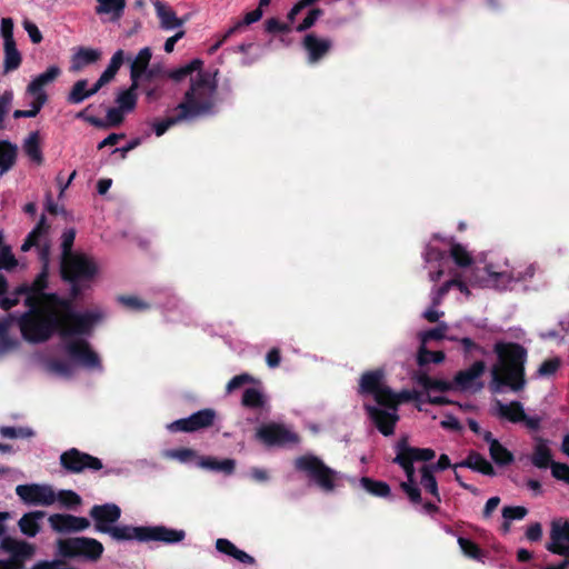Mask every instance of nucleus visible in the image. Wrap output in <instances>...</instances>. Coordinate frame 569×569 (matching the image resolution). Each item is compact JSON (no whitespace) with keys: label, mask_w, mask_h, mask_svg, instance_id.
Listing matches in <instances>:
<instances>
[{"label":"nucleus","mask_w":569,"mask_h":569,"mask_svg":"<svg viewBox=\"0 0 569 569\" xmlns=\"http://www.w3.org/2000/svg\"><path fill=\"white\" fill-rule=\"evenodd\" d=\"M497 362L491 367V381L489 389L499 393L505 387L518 392L527 383L526 363L528 350L518 342L497 341L493 345Z\"/></svg>","instance_id":"f257e3e1"},{"label":"nucleus","mask_w":569,"mask_h":569,"mask_svg":"<svg viewBox=\"0 0 569 569\" xmlns=\"http://www.w3.org/2000/svg\"><path fill=\"white\" fill-rule=\"evenodd\" d=\"M27 311L18 318V326L24 340L39 343L59 333L61 318L56 310H47L33 297L24 298Z\"/></svg>","instance_id":"f03ea898"},{"label":"nucleus","mask_w":569,"mask_h":569,"mask_svg":"<svg viewBox=\"0 0 569 569\" xmlns=\"http://www.w3.org/2000/svg\"><path fill=\"white\" fill-rule=\"evenodd\" d=\"M217 83L210 74L199 72L191 79L189 89L184 92L182 101L176 110L181 111L187 120H192L216 112Z\"/></svg>","instance_id":"7ed1b4c3"},{"label":"nucleus","mask_w":569,"mask_h":569,"mask_svg":"<svg viewBox=\"0 0 569 569\" xmlns=\"http://www.w3.org/2000/svg\"><path fill=\"white\" fill-rule=\"evenodd\" d=\"M98 271L96 261L86 253L79 252L60 259V277L63 282H92Z\"/></svg>","instance_id":"20e7f679"},{"label":"nucleus","mask_w":569,"mask_h":569,"mask_svg":"<svg viewBox=\"0 0 569 569\" xmlns=\"http://www.w3.org/2000/svg\"><path fill=\"white\" fill-rule=\"evenodd\" d=\"M295 468L305 472L323 491H332L336 487L337 471L328 467L313 455L300 456L295 460Z\"/></svg>","instance_id":"39448f33"},{"label":"nucleus","mask_w":569,"mask_h":569,"mask_svg":"<svg viewBox=\"0 0 569 569\" xmlns=\"http://www.w3.org/2000/svg\"><path fill=\"white\" fill-rule=\"evenodd\" d=\"M58 552L63 558H83L97 561L103 553V546L94 538L74 537L58 540Z\"/></svg>","instance_id":"423d86ee"},{"label":"nucleus","mask_w":569,"mask_h":569,"mask_svg":"<svg viewBox=\"0 0 569 569\" xmlns=\"http://www.w3.org/2000/svg\"><path fill=\"white\" fill-rule=\"evenodd\" d=\"M101 311L87 310L72 315L68 321L61 319L59 327V336L66 340L67 338L90 337L94 327L102 320Z\"/></svg>","instance_id":"0eeeda50"},{"label":"nucleus","mask_w":569,"mask_h":569,"mask_svg":"<svg viewBox=\"0 0 569 569\" xmlns=\"http://www.w3.org/2000/svg\"><path fill=\"white\" fill-rule=\"evenodd\" d=\"M64 351L76 363L86 369H102L99 355L84 338H72L64 343Z\"/></svg>","instance_id":"6e6552de"},{"label":"nucleus","mask_w":569,"mask_h":569,"mask_svg":"<svg viewBox=\"0 0 569 569\" xmlns=\"http://www.w3.org/2000/svg\"><path fill=\"white\" fill-rule=\"evenodd\" d=\"M256 439L266 447H286L299 442V436L284 425L269 422L260 426L256 431Z\"/></svg>","instance_id":"1a4fd4ad"},{"label":"nucleus","mask_w":569,"mask_h":569,"mask_svg":"<svg viewBox=\"0 0 569 569\" xmlns=\"http://www.w3.org/2000/svg\"><path fill=\"white\" fill-rule=\"evenodd\" d=\"M60 465L69 473H81L86 470L98 471L103 467L101 459L77 448L63 451L60 455Z\"/></svg>","instance_id":"9d476101"},{"label":"nucleus","mask_w":569,"mask_h":569,"mask_svg":"<svg viewBox=\"0 0 569 569\" xmlns=\"http://www.w3.org/2000/svg\"><path fill=\"white\" fill-rule=\"evenodd\" d=\"M217 418V412L212 408L201 409L187 418L174 420L168 425V430L171 432H196L213 426Z\"/></svg>","instance_id":"9b49d317"},{"label":"nucleus","mask_w":569,"mask_h":569,"mask_svg":"<svg viewBox=\"0 0 569 569\" xmlns=\"http://www.w3.org/2000/svg\"><path fill=\"white\" fill-rule=\"evenodd\" d=\"M16 493L28 505L51 506L56 501V492L48 485H19Z\"/></svg>","instance_id":"f8f14e48"},{"label":"nucleus","mask_w":569,"mask_h":569,"mask_svg":"<svg viewBox=\"0 0 569 569\" xmlns=\"http://www.w3.org/2000/svg\"><path fill=\"white\" fill-rule=\"evenodd\" d=\"M486 272L495 282L498 288L506 289L512 282L525 281L531 279L535 276L536 269L532 264L526 267H512L511 269L496 272L492 270V266L488 264L485 267Z\"/></svg>","instance_id":"ddd939ff"},{"label":"nucleus","mask_w":569,"mask_h":569,"mask_svg":"<svg viewBox=\"0 0 569 569\" xmlns=\"http://www.w3.org/2000/svg\"><path fill=\"white\" fill-rule=\"evenodd\" d=\"M89 516L94 521V529L101 533H108L121 517V509L114 503L94 505Z\"/></svg>","instance_id":"4468645a"},{"label":"nucleus","mask_w":569,"mask_h":569,"mask_svg":"<svg viewBox=\"0 0 569 569\" xmlns=\"http://www.w3.org/2000/svg\"><path fill=\"white\" fill-rule=\"evenodd\" d=\"M51 528L60 533L80 532L89 528L90 521L84 517L69 513H54L49 517Z\"/></svg>","instance_id":"2eb2a0df"},{"label":"nucleus","mask_w":569,"mask_h":569,"mask_svg":"<svg viewBox=\"0 0 569 569\" xmlns=\"http://www.w3.org/2000/svg\"><path fill=\"white\" fill-rule=\"evenodd\" d=\"M365 409L371 421L383 436L388 437L393 435L399 420V416L396 411L391 413L371 405H366Z\"/></svg>","instance_id":"dca6fc26"},{"label":"nucleus","mask_w":569,"mask_h":569,"mask_svg":"<svg viewBox=\"0 0 569 569\" xmlns=\"http://www.w3.org/2000/svg\"><path fill=\"white\" fill-rule=\"evenodd\" d=\"M186 537L184 530L168 528L164 526H146L144 542L158 541L173 545L182 541Z\"/></svg>","instance_id":"f3484780"},{"label":"nucleus","mask_w":569,"mask_h":569,"mask_svg":"<svg viewBox=\"0 0 569 569\" xmlns=\"http://www.w3.org/2000/svg\"><path fill=\"white\" fill-rule=\"evenodd\" d=\"M302 47L308 52L309 62L316 63L331 50L332 42L329 39H320L315 33H308L302 40Z\"/></svg>","instance_id":"a211bd4d"},{"label":"nucleus","mask_w":569,"mask_h":569,"mask_svg":"<svg viewBox=\"0 0 569 569\" xmlns=\"http://www.w3.org/2000/svg\"><path fill=\"white\" fill-rule=\"evenodd\" d=\"M0 547L6 552L10 553L11 559L20 560L26 562V560L30 559L34 555L33 545L17 540L10 536L3 537Z\"/></svg>","instance_id":"6ab92c4d"},{"label":"nucleus","mask_w":569,"mask_h":569,"mask_svg":"<svg viewBox=\"0 0 569 569\" xmlns=\"http://www.w3.org/2000/svg\"><path fill=\"white\" fill-rule=\"evenodd\" d=\"M486 370V363L482 360L475 361L468 369L460 370L453 378L455 388L462 391L472 388L475 381L480 378Z\"/></svg>","instance_id":"aec40b11"},{"label":"nucleus","mask_w":569,"mask_h":569,"mask_svg":"<svg viewBox=\"0 0 569 569\" xmlns=\"http://www.w3.org/2000/svg\"><path fill=\"white\" fill-rule=\"evenodd\" d=\"M469 468L488 477H495L496 470L493 466L478 451L471 450L466 459L453 465V469Z\"/></svg>","instance_id":"412c9836"},{"label":"nucleus","mask_w":569,"mask_h":569,"mask_svg":"<svg viewBox=\"0 0 569 569\" xmlns=\"http://www.w3.org/2000/svg\"><path fill=\"white\" fill-rule=\"evenodd\" d=\"M385 385V371L382 369L365 371L359 380L358 393L373 396Z\"/></svg>","instance_id":"4be33fe9"},{"label":"nucleus","mask_w":569,"mask_h":569,"mask_svg":"<svg viewBox=\"0 0 569 569\" xmlns=\"http://www.w3.org/2000/svg\"><path fill=\"white\" fill-rule=\"evenodd\" d=\"M61 73L58 66H50L44 72L37 76L27 87V93L32 97L47 94L43 88L53 82Z\"/></svg>","instance_id":"5701e85b"},{"label":"nucleus","mask_w":569,"mask_h":569,"mask_svg":"<svg viewBox=\"0 0 569 569\" xmlns=\"http://www.w3.org/2000/svg\"><path fill=\"white\" fill-rule=\"evenodd\" d=\"M157 17L160 20V28L163 30H173L184 24L187 19L178 18L176 12L160 0L153 1Z\"/></svg>","instance_id":"b1692460"},{"label":"nucleus","mask_w":569,"mask_h":569,"mask_svg":"<svg viewBox=\"0 0 569 569\" xmlns=\"http://www.w3.org/2000/svg\"><path fill=\"white\" fill-rule=\"evenodd\" d=\"M535 440L536 443L530 457L531 463L539 469L551 468L555 461L552 460V453L549 448V440L542 437H536Z\"/></svg>","instance_id":"393cba45"},{"label":"nucleus","mask_w":569,"mask_h":569,"mask_svg":"<svg viewBox=\"0 0 569 569\" xmlns=\"http://www.w3.org/2000/svg\"><path fill=\"white\" fill-rule=\"evenodd\" d=\"M496 415L500 419H505L512 423H519L526 418L523 406L520 401H511L506 405L500 400H496Z\"/></svg>","instance_id":"a878e982"},{"label":"nucleus","mask_w":569,"mask_h":569,"mask_svg":"<svg viewBox=\"0 0 569 569\" xmlns=\"http://www.w3.org/2000/svg\"><path fill=\"white\" fill-rule=\"evenodd\" d=\"M146 526L134 527L130 525L113 526L108 535L116 541L137 540L144 542Z\"/></svg>","instance_id":"bb28decb"},{"label":"nucleus","mask_w":569,"mask_h":569,"mask_svg":"<svg viewBox=\"0 0 569 569\" xmlns=\"http://www.w3.org/2000/svg\"><path fill=\"white\" fill-rule=\"evenodd\" d=\"M396 451L405 452L411 461H430L436 457V452L431 448H416L408 445V439L402 437L396 445Z\"/></svg>","instance_id":"cd10ccee"},{"label":"nucleus","mask_w":569,"mask_h":569,"mask_svg":"<svg viewBox=\"0 0 569 569\" xmlns=\"http://www.w3.org/2000/svg\"><path fill=\"white\" fill-rule=\"evenodd\" d=\"M101 58L98 49L80 47L71 57V71H81L89 64L96 63Z\"/></svg>","instance_id":"c85d7f7f"},{"label":"nucleus","mask_w":569,"mask_h":569,"mask_svg":"<svg viewBox=\"0 0 569 569\" xmlns=\"http://www.w3.org/2000/svg\"><path fill=\"white\" fill-rule=\"evenodd\" d=\"M197 465L200 468L208 469L216 472H223L224 475H232L236 469V461L230 458L218 460L211 456H199Z\"/></svg>","instance_id":"c756f323"},{"label":"nucleus","mask_w":569,"mask_h":569,"mask_svg":"<svg viewBox=\"0 0 569 569\" xmlns=\"http://www.w3.org/2000/svg\"><path fill=\"white\" fill-rule=\"evenodd\" d=\"M413 380L425 390H438L441 392H447L455 389L453 381L450 382L446 380L431 378L427 372L422 370H419L413 375Z\"/></svg>","instance_id":"7c9ffc66"},{"label":"nucleus","mask_w":569,"mask_h":569,"mask_svg":"<svg viewBox=\"0 0 569 569\" xmlns=\"http://www.w3.org/2000/svg\"><path fill=\"white\" fill-rule=\"evenodd\" d=\"M17 158V144L9 140H0V176H3L16 166Z\"/></svg>","instance_id":"2f4dec72"},{"label":"nucleus","mask_w":569,"mask_h":569,"mask_svg":"<svg viewBox=\"0 0 569 569\" xmlns=\"http://www.w3.org/2000/svg\"><path fill=\"white\" fill-rule=\"evenodd\" d=\"M123 112L124 111L121 110L119 107L118 108H109L107 111L106 120L100 119L98 117H88V118H86V121L89 124H91L96 128H100V129H107L110 127L117 128L124 120Z\"/></svg>","instance_id":"473e14b6"},{"label":"nucleus","mask_w":569,"mask_h":569,"mask_svg":"<svg viewBox=\"0 0 569 569\" xmlns=\"http://www.w3.org/2000/svg\"><path fill=\"white\" fill-rule=\"evenodd\" d=\"M97 14H110V21L120 20L124 13L126 0H97Z\"/></svg>","instance_id":"72a5a7b5"},{"label":"nucleus","mask_w":569,"mask_h":569,"mask_svg":"<svg viewBox=\"0 0 569 569\" xmlns=\"http://www.w3.org/2000/svg\"><path fill=\"white\" fill-rule=\"evenodd\" d=\"M44 516L46 512L40 510L24 513L18 522L21 532L28 537H36L40 531L39 520Z\"/></svg>","instance_id":"f704fd0d"},{"label":"nucleus","mask_w":569,"mask_h":569,"mask_svg":"<svg viewBox=\"0 0 569 569\" xmlns=\"http://www.w3.org/2000/svg\"><path fill=\"white\" fill-rule=\"evenodd\" d=\"M152 53L149 47L142 48L132 61L130 67V78L132 82L139 83V79L143 76L149 67Z\"/></svg>","instance_id":"c9c22d12"},{"label":"nucleus","mask_w":569,"mask_h":569,"mask_svg":"<svg viewBox=\"0 0 569 569\" xmlns=\"http://www.w3.org/2000/svg\"><path fill=\"white\" fill-rule=\"evenodd\" d=\"M360 486L368 493L379 497V498H388L391 495L390 486L381 480H376L369 477H362L360 479Z\"/></svg>","instance_id":"e433bc0d"},{"label":"nucleus","mask_w":569,"mask_h":569,"mask_svg":"<svg viewBox=\"0 0 569 569\" xmlns=\"http://www.w3.org/2000/svg\"><path fill=\"white\" fill-rule=\"evenodd\" d=\"M3 73L17 70L21 66L22 57L17 49L16 42L3 43Z\"/></svg>","instance_id":"4c0bfd02"},{"label":"nucleus","mask_w":569,"mask_h":569,"mask_svg":"<svg viewBox=\"0 0 569 569\" xmlns=\"http://www.w3.org/2000/svg\"><path fill=\"white\" fill-rule=\"evenodd\" d=\"M23 151L37 164H41L43 162L39 132L36 131L29 134V137L24 140Z\"/></svg>","instance_id":"58836bf2"},{"label":"nucleus","mask_w":569,"mask_h":569,"mask_svg":"<svg viewBox=\"0 0 569 569\" xmlns=\"http://www.w3.org/2000/svg\"><path fill=\"white\" fill-rule=\"evenodd\" d=\"M267 402L266 396L258 388H247L243 391L241 405L248 409H262Z\"/></svg>","instance_id":"ea45409f"},{"label":"nucleus","mask_w":569,"mask_h":569,"mask_svg":"<svg viewBox=\"0 0 569 569\" xmlns=\"http://www.w3.org/2000/svg\"><path fill=\"white\" fill-rule=\"evenodd\" d=\"M138 87L139 83L131 81V86L118 94L116 102L124 112L132 111L136 108L138 99L136 91Z\"/></svg>","instance_id":"a19ab883"},{"label":"nucleus","mask_w":569,"mask_h":569,"mask_svg":"<svg viewBox=\"0 0 569 569\" xmlns=\"http://www.w3.org/2000/svg\"><path fill=\"white\" fill-rule=\"evenodd\" d=\"M489 455L493 462L499 467H506L515 461L513 453L499 442L489 447Z\"/></svg>","instance_id":"79ce46f5"},{"label":"nucleus","mask_w":569,"mask_h":569,"mask_svg":"<svg viewBox=\"0 0 569 569\" xmlns=\"http://www.w3.org/2000/svg\"><path fill=\"white\" fill-rule=\"evenodd\" d=\"M420 473H421V478H420V485L422 486V488L428 492L430 493L435 500L437 502H441V497H440V492H439V488H438V482H437V479L435 477V472H432L431 470H429V467H421L420 468Z\"/></svg>","instance_id":"37998d69"},{"label":"nucleus","mask_w":569,"mask_h":569,"mask_svg":"<svg viewBox=\"0 0 569 569\" xmlns=\"http://www.w3.org/2000/svg\"><path fill=\"white\" fill-rule=\"evenodd\" d=\"M202 66H203V61L201 59H193L189 63H187L180 68L171 70L168 73V77L171 80L179 82V81H182L183 79H186L188 76L192 74L194 71H198V73L202 72L201 71Z\"/></svg>","instance_id":"c03bdc74"},{"label":"nucleus","mask_w":569,"mask_h":569,"mask_svg":"<svg viewBox=\"0 0 569 569\" xmlns=\"http://www.w3.org/2000/svg\"><path fill=\"white\" fill-rule=\"evenodd\" d=\"M88 80L80 79L76 81L67 96V101L70 104H80L86 99L90 98L88 92Z\"/></svg>","instance_id":"a18cd8bd"},{"label":"nucleus","mask_w":569,"mask_h":569,"mask_svg":"<svg viewBox=\"0 0 569 569\" xmlns=\"http://www.w3.org/2000/svg\"><path fill=\"white\" fill-rule=\"evenodd\" d=\"M186 120L187 119L183 116V113L181 111H178L177 114L173 117H167L161 120H158V119L153 120L151 123V127H152L156 136L161 137L167 132V130L169 128H171L172 126L178 124L182 121H186Z\"/></svg>","instance_id":"49530a36"},{"label":"nucleus","mask_w":569,"mask_h":569,"mask_svg":"<svg viewBox=\"0 0 569 569\" xmlns=\"http://www.w3.org/2000/svg\"><path fill=\"white\" fill-rule=\"evenodd\" d=\"M450 257L453 262L461 268L470 267L473 263V258L467 249L458 243L453 242L450 247Z\"/></svg>","instance_id":"de8ad7c7"},{"label":"nucleus","mask_w":569,"mask_h":569,"mask_svg":"<svg viewBox=\"0 0 569 569\" xmlns=\"http://www.w3.org/2000/svg\"><path fill=\"white\" fill-rule=\"evenodd\" d=\"M446 358L443 351H430L426 346H419L417 352V363L419 367H425L429 363H441Z\"/></svg>","instance_id":"09e8293b"},{"label":"nucleus","mask_w":569,"mask_h":569,"mask_svg":"<svg viewBox=\"0 0 569 569\" xmlns=\"http://www.w3.org/2000/svg\"><path fill=\"white\" fill-rule=\"evenodd\" d=\"M546 549L553 555L562 556L563 559L557 563L552 565L556 569H568L569 568V543H560L555 542V540H550L546 545Z\"/></svg>","instance_id":"8fccbe9b"},{"label":"nucleus","mask_w":569,"mask_h":569,"mask_svg":"<svg viewBox=\"0 0 569 569\" xmlns=\"http://www.w3.org/2000/svg\"><path fill=\"white\" fill-rule=\"evenodd\" d=\"M29 284L33 292L30 297H33L39 302V296L43 293L49 286V269H47L46 266H41L40 272Z\"/></svg>","instance_id":"3c124183"},{"label":"nucleus","mask_w":569,"mask_h":569,"mask_svg":"<svg viewBox=\"0 0 569 569\" xmlns=\"http://www.w3.org/2000/svg\"><path fill=\"white\" fill-rule=\"evenodd\" d=\"M261 17H262V9L256 8L253 10H251L250 12L246 13V16L243 17V19L241 21L237 22L234 26H232L231 28H229L226 31L224 38H230L236 32H238L241 28L259 21L261 19Z\"/></svg>","instance_id":"603ef678"},{"label":"nucleus","mask_w":569,"mask_h":569,"mask_svg":"<svg viewBox=\"0 0 569 569\" xmlns=\"http://www.w3.org/2000/svg\"><path fill=\"white\" fill-rule=\"evenodd\" d=\"M372 397L379 406L396 411V392L390 387L383 385Z\"/></svg>","instance_id":"864d4df0"},{"label":"nucleus","mask_w":569,"mask_h":569,"mask_svg":"<svg viewBox=\"0 0 569 569\" xmlns=\"http://www.w3.org/2000/svg\"><path fill=\"white\" fill-rule=\"evenodd\" d=\"M458 545L463 552V555L468 558L480 560L483 557V551L479 547L478 543L472 541L471 539L459 537L458 538Z\"/></svg>","instance_id":"5fc2aeb1"},{"label":"nucleus","mask_w":569,"mask_h":569,"mask_svg":"<svg viewBox=\"0 0 569 569\" xmlns=\"http://www.w3.org/2000/svg\"><path fill=\"white\" fill-rule=\"evenodd\" d=\"M56 500L67 509H76L82 502L81 497L72 490H60L56 493Z\"/></svg>","instance_id":"6e6d98bb"},{"label":"nucleus","mask_w":569,"mask_h":569,"mask_svg":"<svg viewBox=\"0 0 569 569\" xmlns=\"http://www.w3.org/2000/svg\"><path fill=\"white\" fill-rule=\"evenodd\" d=\"M550 540H555V542L560 543H569V521H565L560 523L558 521H553L550 530Z\"/></svg>","instance_id":"4d7b16f0"},{"label":"nucleus","mask_w":569,"mask_h":569,"mask_svg":"<svg viewBox=\"0 0 569 569\" xmlns=\"http://www.w3.org/2000/svg\"><path fill=\"white\" fill-rule=\"evenodd\" d=\"M396 457L393 459V462L399 465L406 476H407V481L406 482H416L415 480V473H416V469L413 467V461L410 460L409 457L405 456V452H399V451H396Z\"/></svg>","instance_id":"13d9d810"},{"label":"nucleus","mask_w":569,"mask_h":569,"mask_svg":"<svg viewBox=\"0 0 569 569\" xmlns=\"http://www.w3.org/2000/svg\"><path fill=\"white\" fill-rule=\"evenodd\" d=\"M0 435L3 438L9 439H16V438H31L33 437L34 432L30 428L26 427H10V426H3L0 427Z\"/></svg>","instance_id":"bf43d9fd"},{"label":"nucleus","mask_w":569,"mask_h":569,"mask_svg":"<svg viewBox=\"0 0 569 569\" xmlns=\"http://www.w3.org/2000/svg\"><path fill=\"white\" fill-rule=\"evenodd\" d=\"M447 330L446 323H440L436 328L419 333L420 346H426L430 340H441L445 338Z\"/></svg>","instance_id":"052dcab7"},{"label":"nucleus","mask_w":569,"mask_h":569,"mask_svg":"<svg viewBox=\"0 0 569 569\" xmlns=\"http://www.w3.org/2000/svg\"><path fill=\"white\" fill-rule=\"evenodd\" d=\"M76 239V230L73 228L66 229L61 236V258H67L70 254H76L72 247Z\"/></svg>","instance_id":"680f3d73"},{"label":"nucleus","mask_w":569,"mask_h":569,"mask_svg":"<svg viewBox=\"0 0 569 569\" xmlns=\"http://www.w3.org/2000/svg\"><path fill=\"white\" fill-rule=\"evenodd\" d=\"M18 266V260L12 253L10 246H3L0 251V269L7 271L13 270Z\"/></svg>","instance_id":"e2e57ef3"},{"label":"nucleus","mask_w":569,"mask_h":569,"mask_svg":"<svg viewBox=\"0 0 569 569\" xmlns=\"http://www.w3.org/2000/svg\"><path fill=\"white\" fill-rule=\"evenodd\" d=\"M561 360L558 357H553L545 360L538 368L537 375L539 377L553 376L560 368Z\"/></svg>","instance_id":"0e129e2a"},{"label":"nucleus","mask_w":569,"mask_h":569,"mask_svg":"<svg viewBox=\"0 0 569 569\" xmlns=\"http://www.w3.org/2000/svg\"><path fill=\"white\" fill-rule=\"evenodd\" d=\"M253 382H256L254 378L251 375L244 372V373L237 375L233 378H231L229 380V382L227 383L226 390L228 393H231L234 390L240 389L244 385L253 383Z\"/></svg>","instance_id":"69168bd1"},{"label":"nucleus","mask_w":569,"mask_h":569,"mask_svg":"<svg viewBox=\"0 0 569 569\" xmlns=\"http://www.w3.org/2000/svg\"><path fill=\"white\" fill-rule=\"evenodd\" d=\"M400 488L407 495L411 503L420 505L422 502L421 490L416 482H401Z\"/></svg>","instance_id":"338daca9"},{"label":"nucleus","mask_w":569,"mask_h":569,"mask_svg":"<svg viewBox=\"0 0 569 569\" xmlns=\"http://www.w3.org/2000/svg\"><path fill=\"white\" fill-rule=\"evenodd\" d=\"M118 301L122 306L131 310L141 311L147 310L149 308V305L147 302L134 296H119Z\"/></svg>","instance_id":"774afa93"}]
</instances>
